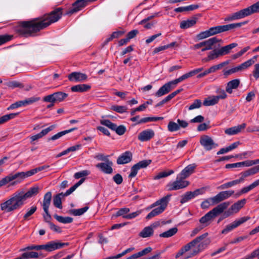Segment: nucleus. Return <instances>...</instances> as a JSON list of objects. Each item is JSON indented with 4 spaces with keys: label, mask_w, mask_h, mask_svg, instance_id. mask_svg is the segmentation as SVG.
Here are the masks:
<instances>
[{
    "label": "nucleus",
    "mask_w": 259,
    "mask_h": 259,
    "mask_svg": "<svg viewBox=\"0 0 259 259\" xmlns=\"http://www.w3.org/2000/svg\"><path fill=\"white\" fill-rule=\"evenodd\" d=\"M62 8H58L41 17L21 21L16 27V31L20 35L26 37L33 36L35 33L59 21L62 17Z\"/></svg>",
    "instance_id": "f257e3e1"
},
{
    "label": "nucleus",
    "mask_w": 259,
    "mask_h": 259,
    "mask_svg": "<svg viewBox=\"0 0 259 259\" xmlns=\"http://www.w3.org/2000/svg\"><path fill=\"white\" fill-rule=\"evenodd\" d=\"M208 235L207 233H205L187 243L179 250L176 254L175 257L178 258L190 250L191 251L189 255L186 257L185 259L189 258L198 254L209 244L210 240L209 239L206 238Z\"/></svg>",
    "instance_id": "f03ea898"
},
{
    "label": "nucleus",
    "mask_w": 259,
    "mask_h": 259,
    "mask_svg": "<svg viewBox=\"0 0 259 259\" xmlns=\"http://www.w3.org/2000/svg\"><path fill=\"white\" fill-rule=\"evenodd\" d=\"M254 13H259V1L247 8L227 15L224 18V21L226 22L235 21Z\"/></svg>",
    "instance_id": "7ed1b4c3"
},
{
    "label": "nucleus",
    "mask_w": 259,
    "mask_h": 259,
    "mask_svg": "<svg viewBox=\"0 0 259 259\" xmlns=\"http://www.w3.org/2000/svg\"><path fill=\"white\" fill-rule=\"evenodd\" d=\"M24 200L20 192H16L12 197L1 204V209L6 212H9L19 209L24 204Z\"/></svg>",
    "instance_id": "20e7f679"
},
{
    "label": "nucleus",
    "mask_w": 259,
    "mask_h": 259,
    "mask_svg": "<svg viewBox=\"0 0 259 259\" xmlns=\"http://www.w3.org/2000/svg\"><path fill=\"white\" fill-rule=\"evenodd\" d=\"M230 203L229 202H224L219 204L201 217L199 220V222L204 227L208 226L211 221L222 213L228 207Z\"/></svg>",
    "instance_id": "39448f33"
},
{
    "label": "nucleus",
    "mask_w": 259,
    "mask_h": 259,
    "mask_svg": "<svg viewBox=\"0 0 259 259\" xmlns=\"http://www.w3.org/2000/svg\"><path fill=\"white\" fill-rule=\"evenodd\" d=\"M170 196L171 195H167L164 197H163L162 198L157 200L156 202L149 206L147 209H150L158 206V207L153 209L150 213H149L146 216V219L149 220L163 212L167 206Z\"/></svg>",
    "instance_id": "423d86ee"
},
{
    "label": "nucleus",
    "mask_w": 259,
    "mask_h": 259,
    "mask_svg": "<svg viewBox=\"0 0 259 259\" xmlns=\"http://www.w3.org/2000/svg\"><path fill=\"white\" fill-rule=\"evenodd\" d=\"M189 184V181H185L184 178L178 175L176 181L168 184L166 187L168 191L178 190L187 187Z\"/></svg>",
    "instance_id": "0eeeda50"
},
{
    "label": "nucleus",
    "mask_w": 259,
    "mask_h": 259,
    "mask_svg": "<svg viewBox=\"0 0 259 259\" xmlns=\"http://www.w3.org/2000/svg\"><path fill=\"white\" fill-rule=\"evenodd\" d=\"M100 123L108 127L112 131H115L116 133L120 136L123 135L126 131V127L124 125H121L117 126L116 124L111 122L108 119L101 120Z\"/></svg>",
    "instance_id": "6e6552de"
},
{
    "label": "nucleus",
    "mask_w": 259,
    "mask_h": 259,
    "mask_svg": "<svg viewBox=\"0 0 259 259\" xmlns=\"http://www.w3.org/2000/svg\"><path fill=\"white\" fill-rule=\"evenodd\" d=\"M200 143L206 151H210L218 147L212 138L207 135H203L200 138Z\"/></svg>",
    "instance_id": "1a4fd4ad"
},
{
    "label": "nucleus",
    "mask_w": 259,
    "mask_h": 259,
    "mask_svg": "<svg viewBox=\"0 0 259 259\" xmlns=\"http://www.w3.org/2000/svg\"><path fill=\"white\" fill-rule=\"evenodd\" d=\"M246 202V200L245 199H242L234 203L228 210L225 212L224 214L225 218L238 212L239 210L244 206Z\"/></svg>",
    "instance_id": "9d476101"
},
{
    "label": "nucleus",
    "mask_w": 259,
    "mask_h": 259,
    "mask_svg": "<svg viewBox=\"0 0 259 259\" xmlns=\"http://www.w3.org/2000/svg\"><path fill=\"white\" fill-rule=\"evenodd\" d=\"M250 219L249 217H242L238 220H236L231 224L228 225L226 228L222 231V234H227L233 229L236 228L242 224L245 223Z\"/></svg>",
    "instance_id": "9b49d317"
},
{
    "label": "nucleus",
    "mask_w": 259,
    "mask_h": 259,
    "mask_svg": "<svg viewBox=\"0 0 259 259\" xmlns=\"http://www.w3.org/2000/svg\"><path fill=\"white\" fill-rule=\"evenodd\" d=\"M39 100H40L39 97H31V98H29L28 99H26L25 100H23V101H17V102L11 104L10 105V106H9L8 108L7 109L8 110L14 109L18 108L19 107L25 106L27 105L31 104L35 102H37Z\"/></svg>",
    "instance_id": "f8f14e48"
},
{
    "label": "nucleus",
    "mask_w": 259,
    "mask_h": 259,
    "mask_svg": "<svg viewBox=\"0 0 259 259\" xmlns=\"http://www.w3.org/2000/svg\"><path fill=\"white\" fill-rule=\"evenodd\" d=\"M151 160H144L139 161L132 167L131 173L128 177L130 178L135 177L137 175V172L140 169L146 167L151 163Z\"/></svg>",
    "instance_id": "ddd939ff"
},
{
    "label": "nucleus",
    "mask_w": 259,
    "mask_h": 259,
    "mask_svg": "<svg viewBox=\"0 0 259 259\" xmlns=\"http://www.w3.org/2000/svg\"><path fill=\"white\" fill-rule=\"evenodd\" d=\"M234 193V191L233 190L221 191L214 197H212L211 199L213 203L218 204L230 197Z\"/></svg>",
    "instance_id": "4468645a"
},
{
    "label": "nucleus",
    "mask_w": 259,
    "mask_h": 259,
    "mask_svg": "<svg viewBox=\"0 0 259 259\" xmlns=\"http://www.w3.org/2000/svg\"><path fill=\"white\" fill-rule=\"evenodd\" d=\"M203 193V190L202 189H198L195 190L193 192L192 191H188L184 195L181 196V199L180 200V203L181 204H184L190 200L195 198L196 196L202 194Z\"/></svg>",
    "instance_id": "2eb2a0df"
},
{
    "label": "nucleus",
    "mask_w": 259,
    "mask_h": 259,
    "mask_svg": "<svg viewBox=\"0 0 259 259\" xmlns=\"http://www.w3.org/2000/svg\"><path fill=\"white\" fill-rule=\"evenodd\" d=\"M172 80L165 83L155 93V96L157 97H160L168 93L174 88L173 86H175Z\"/></svg>",
    "instance_id": "dca6fc26"
},
{
    "label": "nucleus",
    "mask_w": 259,
    "mask_h": 259,
    "mask_svg": "<svg viewBox=\"0 0 259 259\" xmlns=\"http://www.w3.org/2000/svg\"><path fill=\"white\" fill-rule=\"evenodd\" d=\"M113 162L111 160H107L105 162H101L96 164V166L103 172L106 174H111L113 172L112 167Z\"/></svg>",
    "instance_id": "f3484780"
},
{
    "label": "nucleus",
    "mask_w": 259,
    "mask_h": 259,
    "mask_svg": "<svg viewBox=\"0 0 259 259\" xmlns=\"http://www.w3.org/2000/svg\"><path fill=\"white\" fill-rule=\"evenodd\" d=\"M5 180L8 184L13 181L16 180V181L12 183V185H15L16 183H20L22 180L24 179V172H19L15 174H11L5 177Z\"/></svg>",
    "instance_id": "a211bd4d"
},
{
    "label": "nucleus",
    "mask_w": 259,
    "mask_h": 259,
    "mask_svg": "<svg viewBox=\"0 0 259 259\" xmlns=\"http://www.w3.org/2000/svg\"><path fill=\"white\" fill-rule=\"evenodd\" d=\"M68 243H62L59 242L50 241L44 244L45 250L48 251H52L53 250L64 247L67 246Z\"/></svg>",
    "instance_id": "6ab92c4d"
},
{
    "label": "nucleus",
    "mask_w": 259,
    "mask_h": 259,
    "mask_svg": "<svg viewBox=\"0 0 259 259\" xmlns=\"http://www.w3.org/2000/svg\"><path fill=\"white\" fill-rule=\"evenodd\" d=\"M86 1L77 0L73 4L72 8L66 13V15H71L81 10L86 6Z\"/></svg>",
    "instance_id": "aec40b11"
},
{
    "label": "nucleus",
    "mask_w": 259,
    "mask_h": 259,
    "mask_svg": "<svg viewBox=\"0 0 259 259\" xmlns=\"http://www.w3.org/2000/svg\"><path fill=\"white\" fill-rule=\"evenodd\" d=\"M40 190L39 188L37 186L31 187L28 191L24 193L23 191L19 192L22 196L23 199L26 200L27 199L32 197L33 196L37 195Z\"/></svg>",
    "instance_id": "412c9836"
},
{
    "label": "nucleus",
    "mask_w": 259,
    "mask_h": 259,
    "mask_svg": "<svg viewBox=\"0 0 259 259\" xmlns=\"http://www.w3.org/2000/svg\"><path fill=\"white\" fill-rule=\"evenodd\" d=\"M68 79L71 81H82L87 79V75L80 72H74L68 75Z\"/></svg>",
    "instance_id": "4be33fe9"
},
{
    "label": "nucleus",
    "mask_w": 259,
    "mask_h": 259,
    "mask_svg": "<svg viewBox=\"0 0 259 259\" xmlns=\"http://www.w3.org/2000/svg\"><path fill=\"white\" fill-rule=\"evenodd\" d=\"M154 136V132L152 130H146L141 132L138 135V139L142 142L147 141Z\"/></svg>",
    "instance_id": "5701e85b"
},
{
    "label": "nucleus",
    "mask_w": 259,
    "mask_h": 259,
    "mask_svg": "<svg viewBox=\"0 0 259 259\" xmlns=\"http://www.w3.org/2000/svg\"><path fill=\"white\" fill-rule=\"evenodd\" d=\"M132 159V153L130 151H126L122 153L117 159L118 164H124L130 162Z\"/></svg>",
    "instance_id": "b1692460"
},
{
    "label": "nucleus",
    "mask_w": 259,
    "mask_h": 259,
    "mask_svg": "<svg viewBox=\"0 0 259 259\" xmlns=\"http://www.w3.org/2000/svg\"><path fill=\"white\" fill-rule=\"evenodd\" d=\"M220 41H221V39H219L216 37H213L204 41V46L201 49V52H204L207 50L212 49L213 45Z\"/></svg>",
    "instance_id": "393cba45"
},
{
    "label": "nucleus",
    "mask_w": 259,
    "mask_h": 259,
    "mask_svg": "<svg viewBox=\"0 0 259 259\" xmlns=\"http://www.w3.org/2000/svg\"><path fill=\"white\" fill-rule=\"evenodd\" d=\"M196 167L195 164H189L182 170L178 175L181 176L182 178L185 179L194 172Z\"/></svg>",
    "instance_id": "a878e982"
},
{
    "label": "nucleus",
    "mask_w": 259,
    "mask_h": 259,
    "mask_svg": "<svg viewBox=\"0 0 259 259\" xmlns=\"http://www.w3.org/2000/svg\"><path fill=\"white\" fill-rule=\"evenodd\" d=\"M245 127L246 124L243 123L240 125L226 129L225 133L229 135H235L240 132L241 130L244 129Z\"/></svg>",
    "instance_id": "bb28decb"
},
{
    "label": "nucleus",
    "mask_w": 259,
    "mask_h": 259,
    "mask_svg": "<svg viewBox=\"0 0 259 259\" xmlns=\"http://www.w3.org/2000/svg\"><path fill=\"white\" fill-rule=\"evenodd\" d=\"M51 199L52 193L51 192H48L44 195L42 205L45 212H47L48 209H49V206L51 204Z\"/></svg>",
    "instance_id": "cd10ccee"
},
{
    "label": "nucleus",
    "mask_w": 259,
    "mask_h": 259,
    "mask_svg": "<svg viewBox=\"0 0 259 259\" xmlns=\"http://www.w3.org/2000/svg\"><path fill=\"white\" fill-rule=\"evenodd\" d=\"M91 88L90 85L87 84H80L74 85L71 88V91L73 92H85Z\"/></svg>",
    "instance_id": "c85d7f7f"
},
{
    "label": "nucleus",
    "mask_w": 259,
    "mask_h": 259,
    "mask_svg": "<svg viewBox=\"0 0 259 259\" xmlns=\"http://www.w3.org/2000/svg\"><path fill=\"white\" fill-rule=\"evenodd\" d=\"M240 83V80L238 79H233L228 82L226 91L227 93L231 94L232 93L233 89H237Z\"/></svg>",
    "instance_id": "c756f323"
},
{
    "label": "nucleus",
    "mask_w": 259,
    "mask_h": 259,
    "mask_svg": "<svg viewBox=\"0 0 259 259\" xmlns=\"http://www.w3.org/2000/svg\"><path fill=\"white\" fill-rule=\"evenodd\" d=\"M248 23L247 21H245L242 22L236 23H232L229 24L227 25H223L224 31H227L232 29H235L237 28L240 27L243 25H245Z\"/></svg>",
    "instance_id": "7c9ffc66"
},
{
    "label": "nucleus",
    "mask_w": 259,
    "mask_h": 259,
    "mask_svg": "<svg viewBox=\"0 0 259 259\" xmlns=\"http://www.w3.org/2000/svg\"><path fill=\"white\" fill-rule=\"evenodd\" d=\"M237 46V44L236 43H232L225 47H222L220 50H219V54L221 56L228 54L229 53L231 49L236 47Z\"/></svg>",
    "instance_id": "2f4dec72"
},
{
    "label": "nucleus",
    "mask_w": 259,
    "mask_h": 259,
    "mask_svg": "<svg viewBox=\"0 0 259 259\" xmlns=\"http://www.w3.org/2000/svg\"><path fill=\"white\" fill-rule=\"evenodd\" d=\"M219 102L218 98L215 96H209L205 99L203 104L205 106H213L217 104Z\"/></svg>",
    "instance_id": "473e14b6"
},
{
    "label": "nucleus",
    "mask_w": 259,
    "mask_h": 259,
    "mask_svg": "<svg viewBox=\"0 0 259 259\" xmlns=\"http://www.w3.org/2000/svg\"><path fill=\"white\" fill-rule=\"evenodd\" d=\"M196 23L195 19H188L183 21L180 23V28L182 29H187L194 25Z\"/></svg>",
    "instance_id": "72a5a7b5"
},
{
    "label": "nucleus",
    "mask_w": 259,
    "mask_h": 259,
    "mask_svg": "<svg viewBox=\"0 0 259 259\" xmlns=\"http://www.w3.org/2000/svg\"><path fill=\"white\" fill-rule=\"evenodd\" d=\"M241 183L240 181H239V179L237 180H235L230 182H228L227 183H224L221 186H220L218 189L220 190H224L228 189L229 188H231L235 185H236L238 184Z\"/></svg>",
    "instance_id": "f704fd0d"
},
{
    "label": "nucleus",
    "mask_w": 259,
    "mask_h": 259,
    "mask_svg": "<svg viewBox=\"0 0 259 259\" xmlns=\"http://www.w3.org/2000/svg\"><path fill=\"white\" fill-rule=\"evenodd\" d=\"M77 129V127H73V128H70L68 130H65L64 131L60 132L58 133L57 134H55V135L53 136L52 137H51L49 139V140H52V141L56 140L57 139H59L63 136H64L68 133H69L71 132H73L74 130H76Z\"/></svg>",
    "instance_id": "c9c22d12"
},
{
    "label": "nucleus",
    "mask_w": 259,
    "mask_h": 259,
    "mask_svg": "<svg viewBox=\"0 0 259 259\" xmlns=\"http://www.w3.org/2000/svg\"><path fill=\"white\" fill-rule=\"evenodd\" d=\"M178 229L177 227H174L161 233L159 236L163 238H169L175 235L178 232Z\"/></svg>",
    "instance_id": "e433bc0d"
},
{
    "label": "nucleus",
    "mask_w": 259,
    "mask_h": 259,
    "mask_svg": "<svg viewBox=\"0 0 259 259\" xmlns=\"http://www.w3.org/2000/svg\"><path fill=\"white\" fill-rule=\"evenodd\" d=\"M85 178L81 179L77 183H76L74 185L70 188L68 190H67L65 193H63V196H67L71 194L73 191L75 190V189L79 187L80 185H81L84 181Z\"/></svg>",
    "instance_id": "4c0bfd02"
},
{
    "label": "nucleus",
    "mask_w": 259,
    "mask_h": 259,
    "mask_svg": "<svg viewBox=\"0 0 259 259\" xmlns=\"http://www.w3.org/2000/svg\"><path fill=\"white\" fill-rule=\"evenodd\" d=\"M153 234V230L151 227L149 226L145 227L143 230L140 233V236L143 238H147L152 236Z\"/></svg>",
    "instance_id": "58836bf2"
},
{
    "label": "nucleus",
    "mask_w": 259,
    "mask_h": 259,
    "mask_svg": "<svg viewBox=\"0 0 259 259\" xmlns=\"http://www.w3.org/2000/svg\"><path fill=\"white\" fill-rule=\"evenodd\" d=\"M19 113H11L7 115H5L0 117V124H3L10 119H13L15 118L18 115Z\"/></svg>",
    "instance_id": "ea45409f"
},
{
    "label": "nucleus",
    "mask_w": 259,
    "mask_h": 259,
    "mask_svg": "<svg viewBox=\"0 0 259 259\" xmlns=\"http://www.w3.org/2000/svg\"><path fill=\"white\" fill-rule=\"evenodd\" d=\"M54 217L60 223H62L63 224H69L71 223L73 221V219L71 217H63L62 216L58 215L57 214H55Z\"/></svg>",
    "instance_id": "a19ab883"
},
{
    "label": "nucleus",
    "mask_w": 259,
    "mask_h": 259,
    "mask_svg": "<svg viewBox=\"0 0 259 259\" xmlns=\"http://www.w3.org/2000/svg\"><path fill=\"white\" fill-rule=\"evenodd\" d=\"M63 196V193H61L56 195L53 199V204L54 206L58 208H62V202L61 196Z\"/></svg>",
    "instance_id": "79ce46f5"
},
{
    "label": "nucleus",
    "mask_w": 259,
    "mask_h": 259,
    "mask_svg": "<svg viewBox=\"0 0 259 259\" xmlns=\"http://www.w3.org/2000/svg\"><path fill=\"white\" fill-rule=\"evenodd\" d=\"M56 102H61L68 97V94L61 92H55L54 93Z\"/></svg>",
    "instance_id": "37998d69"
},
{
    "label": "nucleus",
    "mask_w": 259,
    "mask_h": 259,
    "mask_svg": "<svg viewBox=\"0 0 259 259\" xmlns=\"http://www.w3.org/2000/svg\"><path fill=\"white\" fill-rule=\"evenodd\" d=\"M88 209V206H85L79 209H71L70 210V213L74 216L81 215L87 211Z\"/></svg>",
    "instance_id": "c03bdc74"
},
{
    "label": "nucleus",
    "mask_w": 259,
    "mask_h": 259,
    "mask_svg": "<svg viewBox=\"0 0 259 259\" xmlns=\"http://www.w3.org/2000/svg\"><path fill=\"white\" fill-rule=\"evenodd\" d=\"M167 130L170 132H174L180 130V126L178 123L172 121H170L167 125Z\"/></svg>",
    "instance_id": "a18cd8bd"
},
{
    "label": "nucleus",
    "mask_w": 259,
    "mask_h": 259,
    "mask_svg": "<svg viewBox=\"0 0 259 259\" xmlns=\"http://www.w3.org/2000/svg\"><path fill=\"white\" fill-rule=\"evenodd\" d=\"M209 30L210 31L211 35L217 34L221 32H223V25H219L215 27L210 28Z\"/></svg>",
    "instance_id": "49530a36"
},
{
    "label": "nucleus",
    "mask_w": 259,
    "mask_h": 259,
    "mask_svg": "<svg viewBox=\"0 0 259 259\" xmlns=\"http://www.w3.org/2000/svg\"><path fill=\"white\" fill-rule=\"evenodd\" d=\"M174 173V171L173 170H170L168 171V172L161 171L158 173L156 176H155L153 179L154 180H159L160 179L166 177Z\"/></svg>",
    "instance_id": "de8ad7c7"
},
{
    "label": "nucleus",
    "mask_w": 259,
    "mask_h": 259,
    "mask_svg": "<svg viewBox=\"0 0 259 259\" xmlns=\"http://www.w3.org/2000/svg\"><path fill=\"white\" fill-rule=\"evenodd\" d=\"M111 109L119 113H123L126 112L127 108L125 106L114 105L111 106Z\"/></svg>",
    "instance_id": "09e8293b"
},
{
    "label": "nucleus",
    "mask_w": 259,
    "mask_h": 259,
    "mask_svg": "<svg viewBox=\"0 0 259 259\" xmlns=\"http://www.w3.org/2000/svg\"><path fill=\"white\" fill-rule=\"evenodd\" d=\"M212 197L207 199L204 201H203L201 204V206L203 209L208 208L210 205H213L217 204V203H214L213 202L212 200Z\"/></svg>",
    "instance_id": "8fccbe9b"
},
{
    "label": "nucleus",
    "mask_w": 259,
    "mask_h": 259,
    "mask_svg": "<svg viewBox=\"0 0 259 259\" xmlns=\"http://www.w3.org/2000/svg\"><path fill=\"white\" fill-rule=\"evenodd\" d=\"M189 77H191V75L189 72L188 73H186L183 74L182 76H180L178 78L173 80L172 81L174 82L173 83H174V84L176 85L179 82H182L183 80H184Z\"/></svg>",
    "instance_id": "3c124183"
},
{
    "label": "nucleus",
    "mask_w": 259,
    "mask_h": 259,
    "mask_svg": "<svg viewBox=\"0 0 259 259\" xmlns=\"http://www.w3.org/2000/svg\"><path fill=\"white\" fill-rule=\"evenodd\" d=\"M130 211V210L128 208H122L116 212L115 215L116 217L122 216L123 218H124V217L127 215Z\"/></svg>",
    "instance_id": "603ef678"
},
{
    "label": "nucleus",
    "mask_w": 259,
    "mask_h": 259,
    "mask_svg": "<svg viewBox=\"0 0 259 259\" xmlns=\"http://www.w3.org/2000/svg\"><path fill=\"white\" fill-rule=\"evenodd\" d=\"M160 16H161V12L155 13L153 15L149 16L148 17H147L146 18L141 21L139 23V24H143L145 23L146 22H147V21H148L155 17H157Z\"/></svg>",
    "instance_id": "864d4df0"
},
{
    "label": "nucleus",
    "mask_w": 259,
    "mask_h": 259,
    "mask_svg": "<svg viewBox=\"0 0 259 259\" xmlns=\"http://www.w3.org/2000/svg\"><path fill=\"white\" fill-rule=\"evenodd\" d=\"M89 174L90 171L89 170H84L79 172H76L74 174V177L76 179H78L81 178L82 179V177L88 176Z\"/></svg>",
    "instance_id": "5fc2aeb1"
},
{
    "label": "nucleus",
    "mask_w": 259,
    "mask_h": 259,
    "mask_svg": "<svg viewBox=\"0 0 259 259\" xmlns=\"http://www.w3.org/2000/svg\"><path fill=\"white\" fill-rule=\"evenodd\" d=\"M210 36H211V34L209 29H208V30L200 32L197 35V37L199 39H202Z\"/></svg>",
    "instance_id": "6e6d98bb"
},
{
    "label": "nucleus",
    "mask_w": 259,
    "mask_h": 259,
    "mask_svg": "<svg viewBox=\"0 0 259 259\" xmlns=\"http://www.w3.org/2000/svg\"><path fill=\"white\" fill-rule=\"evenodd\" d=\"M43 101L45 102H49L51 103H55L56 102L54 94H52L44 97Z\"/></svg>",
    "instance_id": "4d7b16f0"
},
{
    "label": "nucleus",
    "mask_w": 259,
    "mask_h": 259,
    "mask_svg": "<svg viewBox=\"0 0 259 259\" xmlns=\"http://www.w3.org/2000/svg\"><path fill=\"white\" fill-rule=\"evenodd\" d=\"M38 256V254L36 252L31 251L23 253V257L24 258H27V259L31 258H37Z\"/></svg>",
    "instance_id": "13d9d810"
},
{
    "label": "nucleus",
    "mask_w": 259,
    "mask_h": 259,
    "mask_svg": "<svg viewBox=\"0 0 259 259\" xmlns=\"http://www.w3.org/2000/svg\"><path fill=\"white\" fill-rule=\"evenodd\" d=\"M201 101L200 100L197 99L189 106V110H191L194 109L199 108L201 106Z\"/></svg>",
    "instance_id": "bf43d9fd"
},
{
    "label": "nucleus",
    "mask_w": 259,
    "mask_h": 259,
    "mask_svg": "<svg viewBox=\"0 0 259 259\" xmlns=\"http://www.w3.org/2000/svg\"><path fill=\"white\" fill-rule=\"evenodd\" d=\"M240 175V177L239 178V180L241 183L244 182L246 178L251 176L249 169L247 170L241 172Z\"/></svg>",
    "instance_id": "052dcab7"
},
{
    "label": "nucleus",
    "mask_w": 259,
    "mask_h": 259,
    "mask_svg": "<svg viewBox=\"0 0 259 259\" xmlns=\"http://www.w3.org/2000/svg\"><path fill=\"white\" fill-rule=\"evenodd\" d=\"M252 189V187L250 184L249 186L243 187L242 189H241V190L236 194V195L237 196H239L243 194L247 193V192H248L249 191Z\"/></svg>",
    "instance_id": "680f3d73"
},
{
    "label": "nucleus",
    "mask_w": 259,
    "mask_h": 259,
    "mask_svg": "<svg viewBox=\"0 0 259 259\" xmlns=\"http://www.w3.org/2000/svg\"><path fill=\"white\" fill-rule=\"evenodd\" d=\"M217 93L219 94L218 96H215L218 98V101L220 99H224L227 98V95L224 90L219 89L217 91Z\"/></svg>",
    "instance_id": "e2e57ef3"
},
{
    "label": "nucleus",
    "mask_w": 259,
    "mask_h": 259,
    "mask_svg": "<svg viewBox=\"0 0 259 259\" xmlns=\"http://www.w3.org/2000/svg\"><path fill=\"white\" fill-rule=\"evenodd\" d=\"M219 56H221L219 54V51L213 50V51L210 52L207 57V60H213L215 58H218Z\"/></svg>",
    "instance_id": "0e129e2a"
},
{
    "label": "nucleus",
    "mask_w": 259,
    "mask_h": 259,
    "mask_svg": "<svg viewBox=\"0 0 259 259\" xmlns=\"http://www.w3.org/2000/svg\"><path fill=\"white\" fill-rule=\"evenodd\" d=\"M12 36L9 35H0V46L5 44L11 39Z\"/></svg>",
    "instance_id": "69168bd1"
},
{
    "label": "nucleus",
    "mask_w": 259,
    "mask_h": 259,
    "mask_svg": "<svg viewBox=\"0 0 259 259\" xmlns=\"http://www.w3.org/2000/svg\"><path fill=\"white\" fill-rule=\"evenodd\" d=\"M37 207L36 206H32L29 210H28L26 214L24 215V219L27 220L30 216L32 215L36 210Z\"/></svg>",
    "instance_id": "338daca9"
},
{
    "label": "nucleus",
    "mask_w": 259,
    "mask_h": 259,
    "mask_svg": "<svg viewBox=\"0 0 259 259\" xmlns=\"http://www.w3.org/2000/svg\"><path fill=\"white\" fill-rule=\"evenodd\" d=\"M253 76L255 79L259 78V64H255L254 66V70L252 72Z\"/></svg>",
    "instance_id": "774afa93"
}]
</instances>
